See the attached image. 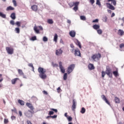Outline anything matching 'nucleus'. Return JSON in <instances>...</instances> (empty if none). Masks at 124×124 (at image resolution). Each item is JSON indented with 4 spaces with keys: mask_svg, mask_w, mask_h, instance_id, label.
Listing matches in <instances>:
<instances>
[{
    "mask_svg": "<svg viewBox=\"0 0 124 124\" xmlns=\"http://www.w3.org/2000/svg\"><path fill=\"white\" fill-rule=\"evenodd\" d=\"M38 71L39 73V76L41 79H46L47 78V75H46V70L42 67H39Z\"/></svg>",
    "mask_w": 124,
    "mask_h": 124,
    "instance_id": "nucleus-1",
    "label": "nucleus"
},
{
    "mask_svg": "<svg viewBox=\"0 0 124 124\" xmlns=\"http://www.w3.org/2000/svg\"><path fill=\"white\" fill-rule=\"evenodd\" d=\"M93 61L94 62H98L99 60H100V58H101V54L100 53L93 54L91 57Z\"/></svg>",
    "mask_w": 124,
    "mask_h": 124,
    "instance_id": "nucleus-2",
    "label": "nucleus"
},
{
    "mask_svg": "<svg viewBox=\"0 0 124 124\" xmlns=\"http://www.w3.org/2000/svg\"><path fill=\"white\" fill-rule=\"evenodd\" d=\"M106 73L109 77V78H113V74L112 73V70L109 66H107L106 70Z\"/></svg>",
    "mask_w": 124,
    "mask_h": 124,
    "instance_id": "nucleus-3",
    "label": "nucleus"
},
{
    "mask_svg": "<svg viewBox=\"0 0 124 124\" xmlns=\"http://www.w3.org/2000/svg\"><path fill=\"white\" fill-rule=\"evenodd\" d=\"M72 53H73V52H75L74 55L76 57H81V52L80 51V49L78 48H77L76 49H71Z\"/></svg>",
    "mask_w": 124,
    "mask_h": 124,
    "instance_id": "nucleus-4",
    "label": "nucleus"
},
{
    "mask_svg": "<svg viewBox=\"0 0 124 124\" xmlns=\"http://www.w3.org/2000/svg\"><path fill=\"white\" fill-rule=\"evenodd\" d=\"M6 51H7V53L9 55H12L14 53V49L12 47L7 46L6 47Z\"/></svg>",
    "mask_w": 124,
    "mask_h": 124,
    "instance_id": "nucleus-5",
    "label": "nucleus"
},
{
    "mask_svg": "<svg viewBox=\"0 0 124 124\" xmlns=\"http://www.w3.org/2000/svg\"><path fill=\"white\" fill-rule=\"evenodd\" d=\"M74 68H75V64H73L70 65L67 69V73L68 74H70V73H71V72H72L74 69Z\"/></svg>",
    "mask_w": 124,
    "mask_h": 124,
    "instance_id": "nucleus-6",
    "label": "nucleus"
},
{
    "mask_svg": "<svg viewBox=\"0 0 124 124\" xmlns=\"http://www.w3.org/2000/svg\"><path fill=\"white\" fill-rule=\"evenodd\" d=\"M34 112V111L32 112L31 110H28L25 113V116H26V117H28V118H31V117H32V114H33Z\"/></svg>",
    "mask_w": 124,
    "mask_h": 124,
    "instance_id": "nucleus-7",
    "label": "nucleus"
},
{
    "mask_svg": "<svg viewBox=\"0 0 124 124\" xmlns=\"http://www.w3.org/2000/svg\"><path fill=\"white\" fill-rule=\"evenodd\" d=\"M59 64L61 72L62 73H64V72H65V69L62 66V62H59Z\"/></svg>",
    "mask_w": 124,
    "mask_h": 124,
    "instance_id": "nucleus-8",
    "label": "nucleus"
},
{
    "mask_svg": "<svg viewBox=\"0 0 124 124\" xmlns=\"http://www.w3.org/2000/svg\"><path fill=\"white\" fill-rule=\"evenodd\" d=\"M62 53H63V51L62 50V48L58 49L55 51L56 56H61V55H62Z\"/></svg>",
    "mask_w": 124,
    "mask_h": 124,
    "instance_id": "nucleus-9",
    "label": "nucleus"
},
{
    "mask_svg": "<svg viewBox=\"0 0 124 124\" xmlns=\"http://www.w3.org/2000/svg\"><path fill=\"white\" fill-rule=\"evenodd\" d=\"M107 7L110 10H115V7L111 4L110 3H106Z\"/></svg>",
    "mask_w": 124,
    "mask_h": 124,
    "instance_id": "nucleus-10",
    "label": "nucleus"
},
{
    "mask_svg": "<svg viewBox=\"0 0 124 124\" xmlns=\"http://www.w3.org/2000/svg\"><path fill=\"white\" fill-rule=\"evenodd\" d=\"M101 97L102 99L104 100V101H105L107 104H108V105H109V106L110 105H111V104H110V102H109V101H108V100L107 99V98H106V96H105V95H102L101 96Z\"/></svg>",
    "mask_w": 124,
    "mask_h": 124,
    "instance_id": "nucleus-11",
    "label": "nucleus"
},
{
    "mask_svg": "<svg viewBox=\"0 0 124 124\" xmlns=\"http://www.w3.org/2000/svg\"><path fill=\"white\" fill-rule=\"evenodd\" d=\"M75 43L77 45V46H78L79 49H82V45L81 44V42H80V41L78 39L75 40Z\"/></svg>",
    "mask_w": 124,
    "mask_h": 124,
    "instance_id": "nucleus-12",
    "label": "nucleus"
},
{
    "mask_svg": "<svg viewBox=\"0 0 124 124\" xmlns=\"http://www.w3.org/2000/svg\"><path fill=\"white\" fill-rule=\"evenodd\" d=\"M72 109L73 111H75V109H76V102L74 99L73 100V105L72 106Z\"/></svg>",
    "mask_w": 124,
    "mask_h": 124,
    "instance_id": "nucleus-13",
    "label": "nucleus"
},
{
    "mask_svg": "<svg viewBox=\"0 0 124 124\" xmlns=\"http://www.w3.org/2000/svg\"><path fill=\"white\" fill-rule=\"evenodd\" d=\"M26 106H27V107H29V108H30L31 110H33L34 109L33 106H32V104L30 103H27Z\"/></svg>",
    "mask_w": 124,
    "mask_h": 124,
    "instance_id": "nucleus-14",
    "label": "nucleus"
},
{
    "mask_svg": "<svg viewBox=\"0 0 124 124\" xmlns=\"http://www.w3.org/2000/svg\"><path fill=\"white\" fill-rule=\"evenodd\" d=\"M88 68L89 70H93V69H94V66L92 63H89L88 65Z\"/></svg>",
    "mask_w": 124,
    "mask_h": 124,
    "instance_id": "nucleus-15",
    "label": "nucleus"
},
{
    "mask_svg": "<svg viewBox=\"0 0 124 124\" xmlns=\"http://www.w3.org/2000/svg\"><path fill=\"white\" fill-rule=\"evenodd\" d=\"M69 34L71 37H75V35H76V32H75L74 31H70Z\"/></svg>",
    "mask_w": 124,
    "mask_h": 124,
    "instance_id": "nucleus-16",
    "label": "nucleus"
},
{
    "mask_svg": "<svg viewBox=\"0 0 124 124\" xmlns=\"http://www.w3.org/2000/svg\"><path fill=\"white\" fill-rule=\"evenodd\" d=\"M118 35H120V36H123V35H124V31L121 30V29H119L118 31V32H117Z\"/></svg>",
    "mask_w": 124,
    "mask_h": 124,
    "instance_id": "nucleus-17",
    "label": "nucleus"
},
{
    "mask_svg": "<svg viewBox=\"0 0 124 124\" xmlns=\"http://www.w3.org/2000/svg\"><path fill=\"white\" fill-rule=\"evenodd\" d=\"M93 29H94V30H99V29H100V26H99V25L94 24L93 26Z\"/></svg>",
    "mask_w": 124,
    "mask_h": 124,
    "instance_id": "nucleus-18",
    "label": "nucleus"
},
{
    "mask_svg": "<svg viewBox=\"0 0 124 124\" xmlns=\"http://www.w3.org/2000/svg\"><path fill=\"white\" fill-rule=\"evenodd\" d=\"M10 17L13 20H15V19H16V15L15 14V13H12Z\"/></svg>",
    "mask_w": 124,
    "mask_h": 124,
    "instance_id": "nucleus-19",
    "label": "nucleus"
},
{
    "mask_svg": "<svg viewBox=\"0 0 124 124\" xmlns=\"http://www.w3.org/2000/svg\"><path fill=\"white\" fill-rule=\"evenodd\" d=\"M31 8L33 11H37V5H33L31 7Z\"/></svg>",
    "mask_w": 124,
    "mask_h": 124,
    "instance_id": "nucleus-20",
    "label": "nucleus"
},
{
    "mask_svg": "<svg viewBox=\"0 0 124 124\" xmlns=\"http://www.w3.org/2000/svg\"><path fill=\"white\" fill-rule=\"evenodd\" d=\"M17 80H19L18 78H15L12 80V84L13 85H15L16 84V82H17Z\"/></svg>",
    "mask_w": 124,
    "mask_h": 124,
    "instance_id": "nucleus-21",
    "label": "nucleus"
},
{
    "mask_svg": "<svg viewBox=\"0 0 124 124\" xmlns=\"http://www.w3.org/2000/svg\"><path fill=\"white\" fill-rule=\"evenodd\" d=\"M113 74L115 76V77H117V76H119V73H118V69H116V71L113 72Z\"/></svg>",
    "mask_w": 124,
    "mask_h": 124,
    "instance_id": "nucleus-22",
    "label": "nucleus"
},
{
    "mask_svg": "<svg viewBox=\"0 0 124 124\" xmlns=\"http://www.w3.org/2000/svg\"><path fill=\"white\" fill-rule=\"evenodd\" d=\"M18 103L20 104V105H22V106H24V105H25V102L22 100H18Z\"/></svg>",
    "mask_w": 124,
    "mask_h": 124,
    "instance_id": "nucleus-23",
    "label": "nucleus"
},
{
    "mask_svg": "<svg viewBox=\"0 0 124 124\" xmlns=\"http://www.w3.org/2000/svg\"><path fill=\"white\" fill-rule=\"evenodd\" d=\"M108 2H110V1H112L113 5L114 6H116L117 4V1L116 0H108Z\"/></svg>",
    "mask_w": 124,
    "mask_h": 124,
    "instance_id": "nucleus-24",
    "label": "nucleus"
},
{
    "mask_svg": "<svg viewBox=\"0 0 124 124\" xmlns=\"http://www.w3.org/2000/svg\"><path fill=\"white\" fill-rule=\"evenodd\" d=\"M53 41L56 43L58 41V34H57V33H55L54 35Z\"/></svg>",
    "mask_w": 124,
    "mask_h": 124,
    "instance_id": "nucleus-25",
    "label": "nucleus"
},
{
    "mask_svg": "<svg viewBox=\"0 0 124 124\" xmlns=\"http://www.w3.org/2000/svg\"><path fill=\"white\" fill-rule=\"evenodd\" d=\"M17 71L19 75H21V76H24V73L22 70L19 69L17 70Z\"/></svg>",
    "mask_w": 124,
    "mask_h": 124,
    "instance_id": "nucleus-26",
    "label": "nucleus"
},
{
    "mask_svg": "<svg viewBox=\"0 0 124 124\" xmlns=\"http://www.w3.org/2000/svg\"><path fill=\"white\" fill-rule=\"evenodd\" d=\"M14 8H13V7L10 6L9 7H8L6 9V11H9V10H14Z\"/></svg>",
    "mask_w": 124,
    "mask_h": 124,
    "instance_id": "nucleus-27",
    "label": "nucleus"
},
{
    "mask_svg": "<svg viewBox=\"0 0 124 124\" xmlns=\"http://www.w3.org/2000/svg\"><path fill=\"white\" fill-rule=\"evenodd\" d=\"M47 23L50 25H52V24H54V21L52 19H49L47 20Z\"/></svg>",
    "mask_w": 124,
    "mask_h": 124,
    "instance_id": "nucleus-28",
    "label": "nucleus"
},
{
    "mask_svg": "<svg viewBox=\"0 0 124 124\" xmlns=\"http://www.w3.org/2000/svg\"><path fill=\"white\" fill-rule=\"evenodd\" d=\"M115 103H120V98L118 97H115L114 98Z\"/></svg>",
    "mask_w": 124,
    "mask_h": 124,
    "instance_id": "nucleus-29",
    "label": "nucleus"
},
{
    "mask_svg": "<svg viewBox=\"0 0 124 124\" xmlns=\"http://www.w3.org/2000/svg\"><path fill=\"white\" fill-rule=\"evenodd\" d=\"M34 31H35L36 33H39V30L37 29V27H34Z\"/></svg>",
    "mask_w": 124,
    "mask_h": 124,
    "instance_id": "nucleus-30",
    "label": "nucleus"
},
{
    "mask_svg": "<svg viewBox=\"0 0 124 124\" xmlns=\"http://www.w3.org/2000/svg\"><path fill=\"white\" fill-rule=\"evenodd\" d=\"M102 78H104L106 75V72L102 71L101 72Z\"/></svg>",
    "mask_w": 124,
    "mask_h": 124,
    "instance_id": "nucleus-31",
    "label": "nucleus"
},
{
    "mask_svg": "<svg viewBox=\"0 0 124 124\" xmlns=\"http://www.w3.org/2000/svg\"><path fill=\"white\" fill-rule=\"evenodd\" d=\"M85 112H86V108H81L80 112L81 113V114H85Z\"/></svg>",
    "mask_w": 124,
    "mask_h": 124,
    "instance_id": "nucleus-32",
    "label": "nucleus"
},
{
    "mask_svg": "<svg viewBox=\"0 0 124 124\" xmlns=\"http://www.w3.org/2000/svg\"><path fill=\"white\" fill-rule=\"evenodd\" d=\"M0 17H1L2 18H6V15L3 14L1 12H0Z\"/></svg>",
    "mask_w": 124,
    "mask_h": 124,
    "instance_id": "nucleus-33",
    "label": "nucleus"
},
{
    "mask_svg": "<svg viewBox=\"0 0 124 124\" xmlns=\"http://www.w3.org/2000/svg\"><path fill=\"white\" fill-rule=\"evenodd\" d=\"M96 4L99 6H101V3L100 2V0H96Z\"/></svg>",
    "mask_w": 124,
    "mask_h": 124,
    "instance_id": "nucleus-34",
    "label": "nucleus"
},
{
    "mask_svg": "<svg viewBox=\"0 0 124 124\" xmlns=\"http://www.w3.org/2000/svg\"><path fill=\"white\" fill-rule=\"evenodd\" d=\"M15 31L16 33H20V28H16Z\"/></svg>",
    "mask_w": 124,
    "mask_h": 124,
    "instance_id": "nucleus-35",
    "label": "nucleus"
},
{
    "mask_svg": "<svg viewBox=\"0 0 124 124\" xmlns=\"http://www.w3.org/2000/svg\"><path fill=\"white\" fill-rule=\"evenodd\" d=\"M28 66H30V67H32L33 71H34V67H33V65L32 64V63H29L28 64Z\"/></svg>",
    "mask_w": 124,
    "mask_h": 124,
    "instance_id": "nucleus-36",
    "label": "nucleus"
},
{
    "mask_svg": "<svg viewBox=\"0 0 124 124\" xmlns=\"http://www.w3.org/2000/svg\"><path fill=\"white\" fill-rule=\"evenodd\" d=\"M97 32L98 34H102V30L101 29H99L97 30Z\"/></svg>",
    "mask_w": 124,
    "mask_h": 124,
    "instance_id": "nucleus-37",
    "label": "nucleus"
},
{
    "mask_svg": "<svg viewBox=\"0 0 124 124\" xmlns=\"http://www.w3.org/2000/svg\"><path fill=\"white\" fill-rule=\"evenodd\" d=\"M79 2H73V5H74V6L78 7V6L79 5Z\"/></svg>",
    "mask_w": 124,
    "mask_h": 124,
    "instance_id": "nucleus-38",
    "label": "nucleus"
},
{
    "mask_svg": "<svg viewBox=\"0 0 124 124\" xmlns=\"http://www.w3.org/2000/svg\"><path fill=\"white\" fill-rule=\"evenodd\" d=\"M36 36H34L31 37V40H32V41H34L36 40Z\"/></svg>",
    "mask_w": 124,
    "mask_h": 124,
    "instance_id": "nucleus-39",
    "label": "nucleus"
},
{
    "mask_svg": "<svg viewBox=\"0 0 124 124\" xmlns=\"http://www.w3.org/2000/svg\"><path fill=\"white\" fill-rule=\"evenodd\" d=\"M52 65L53 67H58V65L57 63H54V62H52Z\"/></svg>",
    "mask_w": 124,
    "mask_h": 124,
    "instance_id": "nucleus-40",
    "label": "nucleus"
},
{
    "mask_svg": "<svg viewBox=\"0 0 124 124\" xmlns=\"http://www.w3.org/2000/svg\"><path fill=\"white\" fill-rule=\"evenodd\" d=\"M80 19L82 20V21H85L86 20V16H80Z\"/></svg>",
    "mask_w": 124,
    "mask_h": 124,
    "instance_id": "nucleus-41",
    "label": "nucleus"
},
{
    "mask_svg": "<svg viewBox=\"0 0 124 124\" xmlns=\"http://www.w3.org/2000/svg\"><path fill=\"white\" fill-rule=\"evenodd\" d=\"M67 79V73H65L63 75V80Z\"/></svg>",
    "mask_w": 124,
    "mask_h": 124,
    "instance_id": "nucleus-42",
    "label": "nucleus"
},
{
    "mask_svg": "<svg viewBox=\"0 0 124 124\" xmlns=\"http://www.w3.org/2000/svg\"><path fill=\"white\" fill-rule=\"evenodd\" d=\"M16 26H17V27H21V22H20L19 21H17L16 23Z\"/></svg>",
    "mask_w": 124,
    "mask_h": 124,
    "instance_id": "nucleus-43",
    "label": "nucleus"
},
{
    "mask_svg": "<svg viewBox=\"0 0 124 124\" xmlns=\"http://www.w3.org/2000/svg\"><path fill=\"white\" fill-rule=\"evenodd\" d=\"M13 3H14V6H17V2L16 0H13Z\"/></svg>",
    "mask_w": 124,
    "mask_h": 124,
    "instance_id": "nucleus-44",
    "label": "nucleus"
},
{
    "mask_svg": "<svg viewBox=\"0 0 124 124\" xmlns=\"http://www.w3.org/2000/svg\"><path fill=\"white\" fill-rule=\"evenodd\" d=\"M119 47H120V49H123V48H124V43L121 44L119 45Z\"/></svg>",
    "mask_w": 124,
    "mask_h": 124,
    "instance_id": "nucleus-45",
    "label": "nucleus"
},
{
    "mask_svg": "<svg viewBox=\"0 0 124 124\" xmlns=\"http://www.w3.org/2000/svg\"><path fill=\"white\" fill-rule=\"evenodd\" d=\"M43 41H44L45 42H46V41H48V38H47V37L44 36V37H43Z\"/></svg>",
    "mask_w": 124,
    "mask_h": 124,
    "instance_id": "nucleus-46",
    "label": "nucleus"
},
{
    "mask_svg": "<svg viewBox=\"0 0 124 124\" xmlns=\"http://www.w3.org/2000/svg\"><path fill=\"white\" fill-rule=\"evenodd\" d=\"M50 110H51V111H53V112H55V113H58V109H57L50 108Z\"/></svg>",
    "mask_w": 124,
    "mask_h": 124,
    "instance_id": "nucleus-47",
    "label": "nucleus"
},
{
    "mask_svg": "<svg viewBox=\"0 0 124 124\" xmlns=\"http://www.w3.org/2000/svg\"><path fill=\"white\" fill-rule=\"evenodd\" d=\"M48 115L49 116H51V115H54V111H49L48 112Z\"/></svg>",
    "mask_w": 124,
    "mask_h": 124,
    "instance_id": "nucleus-48",
    "label": "nucleus"
},
{
    "mask_svg": "<svg viewBox=\"0 0 124 124\" xmlns=\"http://www.w3.org/2000/svg\"><path fill=\"white\" fill-rule=\"evenodd\" d=\"M10 24L11 25H12L13 26H14L15 25V23L14 22V20H11L10 21Z\"/></svg>",
    "mask_w": 124,
    "mask_h": 124,
    "instance_id": "nucleus-49",
    "label": "nucleus"
},
{
    "mask_svg": "<svg viewBox=\"0 0 124 124\" xmlns=\"http://www.w3.org/2000/svg\"><path fill=\"white\" fill-rule=\"evenodd\" d=\"M8 119H4V124H8Z\"/></svg>",
    "mask_w": 124,
    "mask_h": 124,
    "instance_id": "nucleus-50",
    "label": "nucleus"
},
{
    "mask_svg": "<svg viewBox=\"0 0 124 124\" xmlns=\"http://www.w3.org/2000/svg\"><path fill=\"white\" fill-rule=\"evenodd\" d=\"M68 118V121L69 122H71L72 121V117H70V116H69Z\"/></svg>",
    "mask_w": 124,
    "mask_h": 124,
    "instance_id": "nucleus-51",
    "label": "nucleus"
},
{
    "mask_svg": "<svg viewBox=\"0 0 124 124\" xmlns=\"http://www.w3.org/2000/svg\"><path fill=\"white\" fill-rule=\"evenodd\" d=\"M50 117H51V118H52V119H56V118H57V117H58V115H55L54 116H51Z\"/></svg>",
    "mask_w": 124,
    "mask_h": 124,
    "instance_id": "nucleus-52",
    "label": "nucleus"
},
{
    "mask_svg": "<svg viewBox=\"0 0 124 124\" xmlns=\"http://www.w3.org/2000/svg\"><path fill=\"white\" fill-rule=\"evenodd\" d=\"M93 23H98V19H96L92 21Z\"/></svg>",
    "mask_w": 124,
    "mask_h": 124,
    "instance_id": "nucleus-53",
    "label": "nucleus"
},
{
    "mask_svg": "<svg viewBox=\"0 0 124 124\" xmlns=\"http://www.w3.org/2000/svg\"><path fill=\"white\" fill-rule=\"evenodd\" d=\"M73 10H74L75 11H77V10H78V7L75 6L73 8Z\"/></svg>",
    "mask_w": 124,
    "mask_h": 124,
    "instance_id": "nucleus-54",
    "label": "nucleus"
},
{
    "mask_svg": "<svg viewBox=\"0 0 124 124\" xmlns=\"http://www.w3.org/2000/svg\"><path fill=\"white\" fill-rule=\"evenodd\" d=\"M90 2L91 4H93L94 3V0H90Z\"/></svg>",
    "mask_w": 124,
    "mask_h": 124,
    "instance_id": "nucleus-55",
    "label": "nucleus"
},
{
    "mask_svg": "<svg viewBox=\"0 0 124 124\" xmlns=\"http://www.w3.org/2000/svg\"><path fill=\"white\" fill-rule=\"evenodd\" d=\"M61 91H62V90H61V87H58L57 88V92H58V93H61Z\"/></svg>",
    "mask_w": 124,
    "mask_h": 124,
    "instance_id": "nucleus-56",
    "label": "nucleus"
},
{
    "mask_svg": "<svg viewBox=\"0 0 124 124\" xmlns=\"http://www.w3.org/2000/svg\"><path fill=\"white\" fill-rule=\"evenodd\" d=\"M11 119H12V120H16V117H15L14 116H12L11 117Z\"/></svg>",
    "mask_w": 124,
    "mask_h": 124,
    "instance_id": "nucleus-57",
    "label": "nucleus"
},
{
    "mask_svg": "<svg viewBox=\"0 0 124 124\" xmlns=\"http://www.w3.org/2000/svg\"><path fill=\"white\" fill-rule=\"evenodd\" d=\"M38 27L41 31H43V28H42V26H40Z\"/></svg>",
    "mask_w": 124,
    "mask_h": 124,
    "instance_id": "nucleus-58",
    "label": "nucleus"
},
{
    "mask_svg": "<svg viewBox=\"0 0 124 124\" xmlns=\"http://www.w3.org/2000/svg\"><path fill=\"white\" fill-rule=\"evenodd\" d=\"M67 22L68 23V24H71V21L69 19L67 20Z\"/></svg>",
    "mask_w": 124,
    "mask_h": 124,
    "instance_id": "nucleus-59",
    "label": "nucleus"
},
{
    "mask_svg": "<svg viewBox=\"0 0 124 124\" xmlns=\"http://www.w3.org/2000/svg\"><path fill=\"white\" fill-rule=\"evenodd\" d=\"M70 47H71V48H74V45H73V44H71V45H70Z\"/></svg>",
    "mask_w": 124,
    "mask_h": 124,
    "instance_id": "nucleus-60",
    "label": "nucleus"
},
{
    "mask_svg": "<svg viewBox=\"0 0 124 124\" xmlns=\"http://www.w3.org/2000/svg\"><path fill=\"white\" fill-rule=\"evenodd\" d=\"M43 93H44V94H48V93H47V92L44 91H43Z\"/></svg>",
    "mask_w": 124,
    "mask_h": 124,
    "instance_id": "nucleus-61",
    "label": "nucleus"
},
{
    "mask_svg": "<svg viewBox=\"0 0 124 124\" xmlns=\"http://www.w3.org/2000/svg\"><path fill=\"white\" fill-rule=\"evenodd\" d=\"M19 116H20V117H22V111H19Z\"/></svg>",
    "mask_w": 124,
    "mask_h": 124,
    "instance_id": "nucleus-62",
    "label": "nucleus"
},
{
    "mask_svg": "<svg viewBox=\"0 0 124 124\" xmlns=\"http://www.w3.org/2000/svg\"><path fill=\"white\" fill-rule=\"evenodd\" d=\"M108 12L111 14V13H112V11H111V10H108Z\"/></svg>",
    "mask_w": 124,
    "mask_h": 124,
    "instance_id": "nucleus-63",
    "label": "nucleus"
},
{
    "mask_svg": "<svg viewBox=\"0 0 124 124\" xmlns=\"http://www.w3.org/2000/svg\"><path fill=\"white\" fill-rule=\"evenodd\" d=\"M114 16H115V13H113L111 14V18H112V17H114Z\"/></svg>",
    "mask_w": 124,
    "mask_h": 124,
    "instance_id": "nucleus-64",
    "label": "nucleus"
}]
</instances>
